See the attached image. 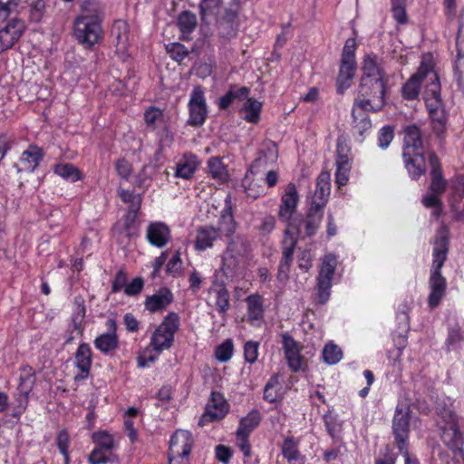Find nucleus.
Segmentation results:
<instances>
[{"instance_id": "obj_51", "label": "nucleus", "mask_w": 464, "mask_h": 464, "mask_svg": "<svg viewBox=\"0 0 464 464\" xmlns=\"http://www.w3.org/2000/svg\"><path fill=\"white\" fill-rule=\"evenodd\" d=\"M119 196L122 201L129 203V211H138L140 207L141 198L140 195H136L130 190L121 189L119 190Z\"/></svg>"}, {"instance_id": "obj_47", "label": "nucleus", "mask_w": 464, "mask_h": 464, "mask_svg": "<svg viewBox=\"0 0 464 464\" xmlns=\"http://www.w3.org/2000/svg\"><path fill=\"white\" fill-rule=\"evenodd\" d=\"M336 171L335 180L339 187L344 186L349 180V174L352 169V162L335 161Z\"/></svg>"}, {"instance_id": "obj_45", "label": "nucleus", "mask_w": 464, "mask_h": 464, "mask_svg": "<svg viewBox=\"0 0 464 464\" xmlns=\"http://www.w3.org/2000/svg\"><path fill=\"white\" fill-rule=\"evenodd\" d=\"M221 0H201L199 4L200 14L203 20L216 17L218 13Z\"/></svg>"}, {"instance_id": "obj_2", "label": "nucleus", "mask_w": 464, "mask_h": 464, "mask_svg": "<svg viewBox=\"0 0 464 464\" xmlns=\"http://www.w3.org/2000/svg\"><path fill=\"white\" fill-rule=\"evenodd\" d=\"M449 251V230L442 227L439 229L433 247L432 270L430 277V293L428 303L430 308L439 305L446 293V279L441 276L440 269L447 258Z\"/></svg>"}, {"instance_id": "obj_24", "label": "nucleus", "mask_w": 464, "mask_h": 464, "mask_svg": "<svg viewBox=\"0 0 464 464\" xmlns=\"http://www.w3.org/2000/svg\"><path fill=\"white\" fill-rule=\"evenodd\" d=\"M173 301V295L168 288H160L145 300V308L150 313L165 310Z\"/></svg>"}, {"instance_id": "obj_32", "label": "nucleus", "mask_w": 464, "mask_h": 464, "mask_svg": "<svg viewBox=\"0 0 464 464\" xmlns=\"http://www.w3.org/2000/svg\"><path fill=\"white\" fill-rule=\"evenodd\" d=\"M429 160L431 167V183L430 189L432 193L441 195L446 188V182L441 177L438 158L433 153H429Z\"/></svg>"}, {"instance_id": "obj_26", "label": "nucleus", "mask_w": 464, "mask_h": 464, "mask_svg": "<svg viewBox=\"0 0 464 464\" xmlns=\"http://www.w3.org/2000/svg\"><path fill=\"white\" fill-rule=\"evenodd\" d=\"M264 299L258 294H253L246 297V316L253 325H259L264 318Z\"/></svg>"}, {"instance_id": "obj_43", "label": "nucleus", "mask_w": 464, "mask_h": 464, "mask_svg": "<svg viewBox=\"0 0 464 464\" xmlns=\"http://www.w3.org/2000/svg\"><path fill=\"white\" fill-rule=\"evenodd\" d=\"M212 292L215 296V306L221 314H225L230 306L228 291L224 286L219 285Z\"/></svg>"}, {"instance_id": "obj_54", "label": "nucleus", "mask_w": 464, "mask_h": 464, "mask_svg": "<svg viewBox=\"0 0 464 464\" xmlns=\"http://www.w3.org/2000/svg\"><path fill=\"white\" fill-rule=\"evenodd\" d=\"M335 161H348L352 162L350 147L345 139L339 138L337 140L336 148V160Z\"/></svg>"}, {"instance_id": "obj_5", "label": "nucleus", "mask_w": 464, "mask_h": 464, "mask_svg": "<svg viewBox=\"0 0 464 464\" xmlns=\"http://www.w3.org/2000/svg\"><path fill=\"white\" fill-rule=\"evenodd\" d=\"M430 82L426 85L424 91V100L428 108L433 130L440 134L446 127L447 117L440 98V83L437 72L428 74Z\"/></svg>"}, {"instance_id": "obj_30", "label": "nucleus", "mask_w": 464, "mask_h": 464, "mask_svg": "<svg viewBox=\"0 0 464 464\" xmlns=\"http://www.w3.org/2000/svg\"><path fill=\"white\" fill-rule=\"evenodd\" d=\"M138 211H128L122 219L114 226V232L121 237H131L137 234V218Z\"/></svg>"}, {"instance_id": "obj_7", "label": "nucleus", "mask_w": 464, "mask_h": 464, "mask_svg": "<svg viewBox=\"0 0 464 464\" xmlns=\"http://www.w3.org/2000/svg\"><path fill=\"white\" fill-rule=\"evenodd\" d=\"M179 325V317L175 313H169L162 323L153 332L150 345L157 353H161L171 347L174 341V334Z\"/></svg>"}, {"instance_id": "obj_39", "label": "nucleus", "mask_w": 464, "mask_h": 464, "mask_svg": "<svg viewBox=\"0 0 464 464\" xmlns=\"http://www.w3.org/2000/svg\"><path fill=\"white\" fill-rule=\"evenodd\" d=\"M219 232L220 237L222 236L230 237L236 231V223L229 209H225L218 220V226L216 228Z\"/></svg>"}, {"instance_id": "obj_16", "label": "nucleus", "mask_w": 464, "mask_h": 464, "mask_svg": "<svg viewBox=\"0 0 464 464\" xmlns=\"http://www.w3.org/2000/svg\"><path fill=\"white\" fill-rule=\"evenodd\" d=\"M324 212L323 209L317 208L315 207L311 206L305 218H295L297 222L300 224V234H294L295 243L297 242L298 237H312L314 236L317 229L319 228L322 219H323Z\"/></svg>"}, {"instance_id": "obj_33", "label": "nucleus", "mask_w": 464, "mask_h": 464, "mask_svg": "<svg viewBox=\"0 0 464 464\" xmlns=\"http://www.w3.org/2000/svg\"><path fill=\"white\" fill-rule=\"evenodd\" d=\"M220 237L214 227H203L198 230L195 246L198 250H205L213 246L214 241Z\"/></svg>"}, {"instance_id": "obj_25", "label": "nucleus", "mask_w": 464, "mask_h": 464, "mask_svg": "<svg viewBox=\"0 0 464 464\" xmlns=\"http://www.w3.org/2000/svg\"><path fill=\"white\" fill-rule=\"evenodd\" d=\"M453 193L450 202L455 218L458 220H464V175L458 178L452 186Z\"/></svg>"}, {"instance_id": "obj_49", "label": "nucleus", "mask_w": 464, "mask_h": 464, "mask_svg": "<svg viewBox=\"0 0 464 464\" xmlns=\"http://www.w3.org/2000/svg\"><path fill=\"white\" fill-rule=\"evenodd\" d=\"M341 349L333 343L326 344L323 351L324 361L328 364H335L342 359Z\"/></svg>"}, {"instance_id": "obj_50", "label": "nucleus", "mask_w": 464, "mask_h": 464, "mask_svg": "<svg viewBox=\"0 0 464 464\" xmlns=\"http://www.w3.org/2000/svg\"><path fill=\"white\" fill-rule=\"evenodd\" d=\"M156 167L154 165H145L139 173L136 185L139 188H147L149 187L150 181L152 180L153 176L155 175Z\"/></svg>"}, {"instance_id": "obj_64", "label": "nucleus", "mask_w": 464, "mask_h": 464, "mask_svg": "<svg viewBox=\"0 0 464 464\" xmlns=\"http://www.w3.org/2000/svg\"><path fill=\"white\" fill-rule=\"evenodd\" d=\"M247 438L248 435L241 434L237 431V445L246 457H249L251 455V447L248 443Z\"/></svg>"}, {"instance_id": "obj_27", "label": "nucleus", "mask_w": 464, "mask_h": 464, "mask_svg": "<svg viewBox=\"0 0 464 464\" xmlns=\"http://www.w3.org/2000/svg\"><path fill=\"white\" fill-rule=\"evenodd\" d=\"M108 324L111 332L102 334L94 340L95 347L103 353H108L114 351L119 344L118 337L116 334V324L113 320H109Z\"/></svg>"}, {"instance_id": "obj_11", "label": "nucleus", "mask_w": 464, "mask_h": 464, "mask_svg": "<svg viewBox=\"0 0 464 464\" xmlns=\"http://www.w3.org/2000/svg\"><path fill=\"white\" fill-rule=\"evenodd\" d=\"M300 229L296 224L292 223L288 229L285 231L283 239V257L278 268V278L281 281L287 279L288 272L291 266L294 249L295 246V239L294 234H300Z\"/></svg>"}, {"instance_id": "obj_59", "label": "nucleus", "mask_w": 464, "mask_h": 464, "mask_svg": "<svg viewBox=\"0 0 464 464\" xmlns=\"http://www.w3.org/2000/svg\"><path fill=\"white\" fill-rule=\"evenodd\" d=\"M393 139V129L390 126H384L381 129L378 142L379 146L385 149L389 146Z\"/></svg>"}, {"instance_id": "obj_40", "label": "nucleus", "mask_w": 464, "mask_h": 464, "mask_svg": "<svg viewBox=\"0 0 464 464\" xmlns=\"http://www.w3.org/2000/svg\"><path fill=\"white\" fill-rule=\"evenodd\" d=\"M54 172L61 178L70 181L75 182L82 179L80 170L72 164L61 163L54 167Z\"/></svg>"}, {"instance_id": "obj_46", "label": "nucleus", "mask_w": 464, "mask_h": 464, "mask_svg": "<svg viewBox=\"0 0 464 464\" xmlns=\"http://www.w3.org/2000/svg\"><path fill=\"white\" fill-rule=\"evenodd\" d=\"M278 376H272L264 389V399L269 402H276L280 398V389L278 387Z\"/></svg>"}, {"instance_id": "obj_29", "label": "nucleus", "mask_w": 464, "mask_h": 464, "mask_svg": "<svg viewBox=\"0 0 464 464\" xmlns=\"http://www.w3.org/2000/svg\"><path fill=\"white\" fill-rule=\"evenodd\" d=\"M75 364L81 371V374L75 376L76 380L85 379L90 372L92 365V351L88 344H81L75 354Z\"/></svg>"}, {"instance_id": "obj_63", "label": "nucleus", "mask_w": 464, "mask_h": 464, "mask_svg": "<svg viewBox=\"0 0 464 464\" xmlns=\"http://www.w3.org/2000/svg\"><path fill=\"white\" fill-rule=\"evenodd\" d=\"M142 287L143 280L140 277H137L125 285L124 292L128 295H135L141 291Z\"/></svg>"}, {"instance_id": "obj_19", "label": "nucleus", "mask_w": 464, "mask_h": 464, "mask_svg": "<svg viewBox=\"0 0 464 464\" xmlns=\"http://www.w3.org/2000/svg\"><path fill=\"white\" fill-rule=\"evenodd\" d=\"M284 350L288 366L293 372L303 371L306 367V361L301 355L297 343L288 335L283 336Z\"/></svg>"}, {"instance_id": "obj_10", "label": "nucleus", "mask_w": 464, "mask_h": 464, "mask_svg": "<svg viewBox=\"0 0 464 464\" xmlns=\"http://www.w3.org/2000/svg\"><path fill=\"white\" fill-rule=\"evenodd\" d=\"M337 265L336 257L334 255H327L323 259L318 276V299L324 304L330 296L332 279Z\"/></svg>"}, {"instance_id": "obj_58", "label": "nucleus", "mask_w": 464, "mask_h": 464, "mask_svg": "<svg viewBox=\"0 0 464 464\" xmlns=\"http://www.w3.org/2000/svg\"><path fill=\"white\" fill-rule=\"evenodd\" d=\"M258 346L257 342L249 341L246 342L244 347V354L246 362L253 363L256 361L258 356Z\"/></svg>"}, {"instance_id": "obj_42", "label": "nucleus", "mask_w": 464, "mask_h": 464, "mask_svg": "<svg viewBox=\"0 0 464 464\" xmlns=\"http://www.w3.org/2000/svg\"><path fill=\"white\" fill-rule=\"evenodd\" d=\"M260 419L258 411H251L240 420V425L237 431L241 434L249 435L258 426Z\"/></svg>"}, {"instance_id": "obj_44", "label": "nucleus", "mask_w": 464, "mask_h": 464, "mask_svg": "<svg viewBox=\"0 0 464 464\" xmlns=\"http://www.w3.org/2000/svg\"><path fill=\"white\" fill-rule=\"evenodd\" d=\"M117 459V456L113 453L108 452L96 447H94L88 458V460L91 464H106Z\"/></svg>"}, {"instance_id": "obj_21", "label": "nucleus", "mask_w": 464, "mask_h": 464, "mask_svg": "<svg viewBox=\"0 0 464 464\" xmlns=\"http://www.w3.org/2000/svg\"><path fill=\"white\" fill-rule=\"evenodd\" d=\"M331 174L329 171H322L317 178L316 189L314 191L312 206L323 209L331 190Z\"/></svg>"}, {"instance_id": "obj_22", "label": "nucleus", "mask_w": 464, "mask_h": 464, "mask_svg": "<svg viewBox=\"0 0 464 464\" xmlns=\"http://www.w3.org/2000/svg\"><path fill=\"white\" fill-rule=\"evenodd\" d=\"M146 237L152 246L163 247L170 239V230L166 224L154 222L148 226Z\"/></svg>"}, {"instance_id": "obj_6", "label": "nucleus", "mask_w": 464, "mask_h": 464, "mask_svg": "<svg viewBox=\"0 0 464 464\" xmlns=\"http://www.w3.org/2000/svg\"><path fill=\"white\" fill-rule=\"evenodd\" d=\"M430 72H436L434 70V61L431 54L427 53L422 56V60L418 71L404 83L401 88L402 97L406 100H414L418 98L420 86L430 82Z\"/></svg>"}, {"instance_id": "obj_28", "label": "nucleus", "mask_w": 464, "mask_h": 464, "mask_svg": "<svg viewBox=\"0 0 464 464\" xmlns=\"http://www.w3.org/2000/svg\"><path fill=\"white\" fill-rule=\"evenodd\" d=\"M355 71V61L341 60L340 72L337 78V90L340 93H343L351 86Z\"/></svg>"}, {"instance_id": "obj_8", "label": "nucleus", "mask_w": 464, "mask_h": 464, "mask_svg": "<svg viewBox=\"0 0 464 464\" xmlns=\"http://www.w3.org/2000/svg\"><path fill=\"white\" fill-rule=\"evenodd\" d=\"M299 201V195L296 187L294 183H288L281 196L280 205L278 208V218L281 221L286 223V228L292 223L296 224L300 228V224L293 218L296 211L297 204Z\"/></svg>"}, {"instance_id": "obj_35", "label": "nucleus", "mask_w": 464, "mask_h": 464, "mask_svg": "<svg viewBox=\"0 0 464 464\" xmlns=\"http://www.w3.org/2000/svg\"><path fill=\"white\" fill-rule=\"evenodd\" d=\"M92 441L96 448L111 452L118 448V441L114 435L107 430H98L92 436Z\"/></svg>"}, {"instance_id": "obj_37", "label": "nucleus", "mask_w": 464, "mask_h": 464, "mask_svg": "<svg viewBox=\"0 0 464 464\" xmlns=\"http://www.w3.org/2000/svg\"><path fill=\"white\" fill-rule=\"evenodd\" d=\"M282 452L289 464H304V458L297 449V441L294 440L292 438L285 440L282 446Z\"/></svg>"}, {"instance_id": "obj_62", "label": "nucleus", "mask_w": 464, "mask_h": 464, "mask_svg": "<svg viewBox=\"0 0 464 464\" xmlns=\"http://www.w3.org/2000/svg\"><path fill=\"white\" fill-rule=\"evenodd\" d=\"M45 10L44 0H34L31 4V18L36 22L40 21Z\"/></svg>"}, {"instance_id": "obj_9", "label": "nucleus", "mask_w": 464, "mask_h": 464, "mask_svg": "<svg viewBox=\"0 0 464 464\" xmlns=\"http://www.w3.org/2000/svg\"><path fill=\"white\" fill-rule=\"evenodd\" d=\"M445 425L442 427L441 438L444 443L451 450H457L464 459V453L460 449L462 436L457 427V420L450 409H444L440 411Z\"/></svg>"}, {"instance_id": "obj_31", "label": "nucleus", "mask_w": 464, "mask_h": 464, "mask_svg": "<svg viewBox=\"0 0 464 464\" xmlns=\"http://www.w3.org/2000/svg\"><path fill=\"white\" fill-rule=\"evenodd\" d=\"M43 159V151L37 146H30L22 153L20 170L34 171Z\"/></svg>"}, {"instance_id": "obj_14", "label": "nucleus", "mask_w": 464, "mask_h": 464, "mask_svg": "<svg viewBox=\"0 0 464 464\" xmlns=\"http://www.w3.org/2000/svg\"><path fill=\"white\" fill-rule=\"evenodd\" d=\"M188 124L192 126H201L205 122L208 111L204 93L200 87L194 88L188 102Z\"/></svg>"}, {"instance_id": "obj_55", "label": "nucleus", "mask_w": 464, "mask_h": 464, "mask_svg": "<svg viewBox=\"0 0 464 464\" xmlns=\"http://www.w3.org/2000/svg\"><path fill=\"white\" fill-rule=\"evenodd\" d=\"M233 353V343L230 340L225 341L216 349V358L220 362L228 361Z\"/></svg>"}, {"instance_id": "obj_1", "label": "nucleus", "mask_w": 464, "mask_h": 464, "mask_svg": "<svg viewBox=\"0 0 464 464\" xmlns=\"http://www.w3.org/2000/svg\"><path fill=\"white\" fill-rule=\"evenodd\" d=\"M359 95L355 99V105L364 111H378L384 105L385 73L376 56L367 54L364 56Z\"/></svg>"}, {"instance_id": "obj_60", "label": "nucleus", "mask_w": 464, "mask_h": 464, "mask_svg": "<svg viewBox=\"0 0 464 464\" xmlns=\"http://www.w3.org/2000/svg\"><path fill=\"white\" fill-rule=\"evenodd\" d=\"M115 169L121 179H127L132 173L131 164L124 159L118 160L115 162Z\"/></svg>"}, {"instance_id": "obj_4", "label": "nucleus", "mask_w": 464, "mask_h": 464, "mask_svg": "<svg viewBox=\"0 0 464 464\" xmlns=\"http://www.w3.org/2000/svg\"><path fill=\"white\" fill-rule=\"evenodd\" d=\"M403 159L406 169L417 179L426 170L425 150L420 129L415 125L404 129Z\"/></svg>"}, {"instance_id": "obj_3", "label": "nucleus", "mask_w": 464, "mask_h": 464, "mask_svg": "<svg viewBox=\"0 0 464 464\" xmlns=\"http://www.w3.org/2000/svg\"><path fill=\"white\" fill-rule=\"evenodd\" d=\"M102 14L101 10L85 2L82 14L74 22V35L78 42L85 48H92L100 43L103 36L102 28Z\"/></svg>"}, {"instance_id": "obj_20", "label": "nucleus", "mask_w": 464, "mask_h": 464, "mask_svg": "<svg viewBox=\"0 0 464 464\" xmlns=\"http://www.w3.org/2000/svg\"><path fill=\"white\" fill-rule=\"evenodd\" d=\"M129 34V25L125 21L118 20L114 22L111 35L114 39L116 52L122 57L127 54L130 45Z\"/></svg>"}, {"instance_id": "obj_18", "label": "nucleus", "mask_w": 464, "mask_h": 464, "mask_svg": "<svg viewBox=\"0 0 464 464\" xmlns=\"http://www.w3.org/2000/svg\"><path fill=\"white\" fill-rule=\"evenodd\" d=\"M228 411V404L219 392H213L207 404L206 412L199 420L203 425L205 420H217L222 419Z\"/></svg>"}, {"instance_id": "obj_56", "label": "nucleus", "mask_w": 464, "mask_h": 464, "mask_svg": "<svg viewBox=\"0 0 464 464\" xmlns=\"http://www.w3.org/2000/svg\"><path fill=\"white\" fill-rule=\"evenodd\" d=\"M358 109H361L362 111V109L361 107L354 104L353 108V115L354 118V123H355L354 128L357 129L360 135H362L365 130H367L371 128V121H370L369 118L365 115H361L362 118L358 121V118L356 115ZM363 111H365L363 110Z\"/></svg>"}, {"instance_id": "obj_36", "label": "nucleus", "mask_w": 464, "mask_h": 464, "mask_svg": "<svg viewBox=\"0 0 464 464\" xmlns=\"http://www.w3.org/2000/svg\"><path fill=\"white\" fill-rule=\"evenodd\" d=\"M262 103L254 98H247L245 102L241 114L242 118L251 123H257L260 119Z\"/></svg>"}, {"instance_id": "obj_41", "label": "nucleus", "mask_w": 464, "mask_h": 464, "mask_svg": "<svg viewBox=\"0 0 464 464\" xmlns=\"http://www.w3.org/2000/svg\"><path fill=\"white\" fill-rule=\"evenodd\" d=\"M35 372L31 366H24L20 375L18 391L31 392L35 383Z\"/></svg>"}, {"instance_id": "obj_34", "label": "nucleus", "mask_w": 464, "mask_h": 464, "mask_svg": "<svg viewBox=\"0 0 464 464\" xmlns=\"http://www.w3.org/2000/svg\"><path fill=\"white\" fill-rule=\"evenodd\" d=\"M198 167V161L195 155L186 154L177 163L175 175L185 179H190Z\"/></svg>"}, {"instance_id": "obj_17", "label": "nucleus", "mask_w": 464, "mask_h": 464, "mask_svg": "<svg viewBox=\"0 0 464 464\" xmlns=\"http://www.w3.org/2000/svg\"><path fill=\"white\" fill-rule=\"evenodd\" d=\"M278 158V150L274 141H265L258 152V156L253 162L250 171L252 173H259L266 167L276 162Z\"/></svg>"}, {"instance_id": "obj_13", "label": "nucleus", "mask_w": 464, "mask_h": 464, "mask_svg": "<svg viewBox=\"0 0 464 464\" xmlns=\"http://www.w3.org/2000/svg\"><path fill=\"white\" fill-rule=\"evenodd\" d=\"M250 246L247 240L242 237L233 239L228 246L226 256L224 257V266L226 269L236 270L240 261L248 254Z\"/></svg>"}, {"instance_id": "obj_12", "label": "nucleus", "mask_w": 464, "mask_h": 464, "mask_svg": "<svg viewBox=\"0 0 464 464\" xmlns=\"http://www.w3.org/2000/svg\"><path fill=\"white\" fill-rule=\"evenodd\" d=\"M410 413V407L406 403L397 405L392 421V430L398 443V448L401 451H403L405 442L408 439Z\"/></svg>"}, {"instance_id": "obj_52", "label": "nucleus", "mask_w": 464, "mask_h": 464, "mask_svg": "<svg viewBox=\"0 0 464 464\" xmlns=\"http://www.w3.org/2000/svg\"><path fill=\"white\" fill-rule=\"evenodd\" d=\"M178 24L183 33H189L196 27V16L189 12H183L179 16Z\"/></svg>"}, {"instance_id": "obj_61", "label": "nucleus", "mask_w": 464, "mask_h": 464, "mask_svg": "<svg viewBox=\"0 0 464 464\" xmlns=\"http://www.w3.org/2000/svg\"><path fill=\"white\" fill-rule=\"evenodd\" d=\"M356 50V42L354 38H349L346 40L343 53L342 60L355 61L354 53Z\"/></svg>"}, {"instance_id": "obj_57", "label": "nucleus", "mask_w": 464, "mask_h": 464, "mask_svg": "<svg viewBox=\"0 0 464 464\" xmlns=\"http://www.w3.org/2000/svg\"><path fill=\"white\" fill-rule=\"evenodd\" d=\"M170 56L178 62L182 61L188 54V52L183 44L179 43H172L166 47Z\"/></svg>"}, {"instance_id": "obj_38", "label": "nucleus", "mask_w": 464, "mask_h": 464, "mask_svg": "<svg viewBox=\"0 0 464 464\" xmlns=\"http://www.w3.org/2000/svg\"><path fill=\"white\" fill-rule=\"evenodd\" d=\"M208 174L219 183H224L228 179L227 168L218 157H213L208 162Z\"/></svg>"}, {"instance_id": "obj_48", "label": "nucleus", "mask_w": 464, "mask_h": 464, "mask_svg": "<svg viewBox=\"0 0 464 464\" xmlns=\"http://www.w3.org/2000/svg\"><path fill=\"white\" fill-rule=\"evenodd\" d=\"M458 58L456 61L455 70L457 79L459 82L462 80V74L464 72V37L458 35L456 40Z\"/></svg>"}, {"instance_id": "obj_53", "label": "nucleus", "mask_w": 464, "mask_h": 464, "mask_svg": "<svg viewBox=\"0 0 464 464\" xmlns=\"http://www.w3.org/2000/svg\"><path fill=\"white\" fill-rule=\"evenodd\" d=\"M57 446L60 450V452L64 457V463L69 464L70 458L68 452V447L70 444V437L66 430H61L56 438Z\"/></svg>"}, {"instance_id": "obj_15", "label": "nucleus", "mask_w": 464, "mask_h": 464, "mask_svg": "<svg viewBox=\"0 0 464 464\" xmlns=\"http://www.w3.org/2000/svg\"><path fill=\"white\" fill-rule=\"evenodd\" d=\"M24 24L18 18L11 19L0 29V53L13 47L24 31Z\"/></svg>"}, {"instance_id": "obj_23", "label": "nucleus", "mask_w": 464, "mask_h": 464, "mask_svg": "<svg viewBox=\"0 0 464 464\" xmlns=\"http://www.w3.org/2000/svg\"><path fill=\"white\" fill-rule=\"evenodd\" d=\"M192 445L193 439L191 433L185 430H178L170 439L169 453L176 456L189 454Z\"/></svg>"}]
</instances>
